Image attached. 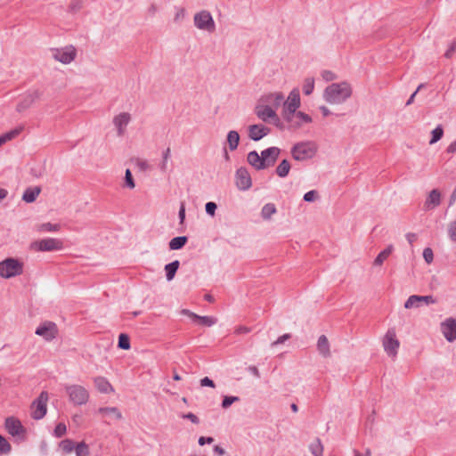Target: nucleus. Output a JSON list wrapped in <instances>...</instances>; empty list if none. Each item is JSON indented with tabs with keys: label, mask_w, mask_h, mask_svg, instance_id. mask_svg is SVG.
I'll return each mask as SVG.
<instances>
[{
	"label": "nucleus",
	"mask_w": 456,
	"mask_h": 456,
	"mask_svg": "<svg viewBox=\"0 0 456 456\" xmlns=\"http://www.w3.org/2000/svg\"><path fill=\"white\" fill-rule=\"evenodd\" d=\"M352 95L351 86L347 82L332 83L323 92V99L330 104L345 102Z\"/></svg>",
	"instance_id": "nucleus-1"
},
{
	"label": "nucleus",
	"mask_w": 456,
	"mask_h": 456,
	"mask_svg": "<svg viewBox=\"0 0 456 456\" xmlns=\"http://www.w3.org/2000/svg\"><path fill=\"white\" fill-rule=\"evenodd\" d=\"M318 151L316 143L305 141L295 143L290 150L292 158L297 161H305L313 159Z\"/></svg>",
	"instance_id": "nucleus-2"
},
{
	"label": "nucleus",
	"mask_w": 456,
	"mask_h": 456,
	"mask_svg": "<svg viewBox=\"0 0 456 456\" xmlns=\"http://www.w3.org/2000/svg\"><path fill=\"white\" fill-rule=\"evenodd\" d=\"M24 264L15 257H7L0 262V277L10 279L23 273Z\"/></svg>",
	"instance_id": "nucleus-3"
},
{
	"label": "nucleus",
	"mask_w": 456,
	"mask_h": 456,
	"mask_svg": "<svg viewBox=\"0 0 456 456\" xmlns=\"http://www.w3.org/2000/svg\"><path fill=\"white\" fill-rule=\"evenodd\" d=\"M4 428L8 434L15 438L16 442L20 443L27 440V429L16 417L6 418Z\"/></svg>",
	"instance_id": "nucleus-4"
},
{
	"label": "nucleus",
	"mask_w": 456,
	"mask_h": 456,
	"mask_svg": "<svg viewBox=\"0 0 456 456\" xmlns=\"http://www.w3.org/2000/svg\"><path fill=\"white\" fill-rule=\"evenodd\" d=\"M30 248L40 252L57 251L63 248V241L60 239L45 238L33 241Z\"/></svg>",
	"instance_id": "nucleus-5"
},
{
	"label": "nucleus",
	"mask_w": 456,
	"mask_h": 456,
	"mask_svg": "<svg viewBox=\"0 0 456 456\" xmlns=\"http://www.w3.org/2000/svg\"><path fill=\"white\" fill-rule=\"evenodd\" d=\"M48 393L42 391L31 404V417L36 420L43 419L47 412Z\"/></svg>",
	"instance_id": "nucleus-6"
},
{
	"label": "nucleus",
	"mask_w": 456,
	"mask_h": 456,
	"mask_svg": "<svg viewBox=\"0 0 456 456\" xmlns=\"http://www.w3.org/2000/svg\"><path fill=\"white\" fill-rule=\"evenodd\" d=\"M66 392L70 402L75 405L86 404L89 399L87 390L79 385H70L66 387Z\"/></svg>",
	"instance_id": "nucleus-7"
},
{
	"label": "nucleus",
	"mask_w": 456,
	"mask_h": 456,
	"mask_svg": "<svg viewBox=\"0 0 456 456\" xmlns=\"http://www.w3.org/2000/svg\"><path fill=\"white\" fill-rule=\"evenodd\" d=\"M194 25L199 29L206 30L208 32H214L216 30L215 20L208 11L203 10L194 15Z\"/></svg>",
	"instance_id": "nucleus-8"
},
{
	"label": "nucleus",
	"mask_w": 456,
	"mask_h": 456,
	"mask_svg": "<svg viewBox=\"0 0 456 456\" xmlns=\"http://www.w3.org/2000/svg\"><path fill=\"white\" fill-rule=\"evenodd\" d=\"M399 346L400 343L396 338L395 329H388L383 339L384 350L389 356L395 357L397 354Z\"/></svg>",
	"instance_id": "nucleus-9"
},
{
	"label": "nucleus",
	"mask_w": 456,
	"mask_h": 456,
	"mask_svg": "<svg viewBox=\"0 0 456 456\" xmlns=\"http://www.w3.org/2000/svg\"><path fill=\"white\" fill-rule=\"evenodd\" d=\"M235 183L240 191L248 190L252 186V179L247 167H240L236 170Z\"/></svg>",
	"instance_id": "nucleus-10"
},
{
	"label": "nucleus",
	"mask_w": 456,
	"mask_h": 456,
	"mask_svg": "<svg viewBox=\"0 0 456 456\" xmlns=\"http://www.w3.org/2000/svg\"><path fill=\"white\" fill-rule=\"evenodd\" d=\"M281 149L275 146L266 148L261 151L264 169L273 167L279 159Z\"/></svg>",
	"instance_id": "nucleus-11"
},
{
	"label": "nucleus",
	"mask_w": 456,
	"mask_h": 456,
	"mask_svg": "<svg viewBox=\"0 0 456 456\" xmlns=\"http://www.w3.org/2000/svg\"><path fill=\"white\" fill-rule=\"evenodd\" d=\"M35 333L43 337L45 340L51 341L57 336L58 329L54 322L47 321L40 324Z\"/></svg>",
	"instance_id": "nucleus-12"
},
{
	"label": "nucleus",
	"mask_w": 456,
	"mask_h": 456,
	"mask_svg": "<svg viewBox=\"0 0 456 456\" xmlns=\"http://www.w3.org/2000/svg\"><path fill=\"white\" fill-rule=\"evenodd\" d=\"M77 55V50L73 45H68L61 49H55L53 57L56 61L63 63L69 64Z\"/></svg>",
	"instance_id": "nucleus-13"
},
{
	"label": "nucleus",
	"mask_w": 456,
	"mask_h": 456,
	"mask_svg": "<svg viewBox=\"0 0 456 456\" xmlns=\"http://www.w3.org/2000/svg\"><path fill=\"white\" fill-rule=\"evenodd\" d=\"M436 298L433 296H419V295H411L408 297V299L404 303V308L411 309L413 307H419L421 304H435L436 303Z\"/></svg>",
	"instance_id": "nucleus-14"
},
{
	"label": "nucleus",
	"mask_w": 456,
	"mask_h": 456,
	"mask_svg": "<svg viewBox=\"0 0 456 456\" xmlns=\"http://www.w3.org/2000/svg\"><path fill=\"white\" fill-rule=\"evenodd\" d=\"M441 331L448 342H453L456 339V319L449 317L443 322L441 323Z\"/></svg>",
	"instance_id": "nucleus-15"
},
{
	"label": "nucleus",
	"mask_w": 456,
	"mask_h": 456,
	"mask_svg": "<svg viewBox=\"0 0 456 456\" xmlns=\"http://www.w3.org/2000/svg\"><path fill=\"white\" fill-rule=\"evenodd\" d=\"M271 133V128L262 124L250 125L248 127V136L250 140L258 142Z\"/></svg>",
	"instance_id": "nucleus-16"
},
{
	"label": "nucleus",
	"mask_w": 456,
	"mask_h": 456,
	"mask_svg": "<svg viewBox=\"0 0 456 456\" xmlns=\"http://www.w3.org/2000/svg\"><path fill=\"white\" fill-rule=\"evenodd\" d=\"M41 93L38 90L28 93L18 102L16 106V110L18 112H22L26 110L35 102L36 100L39 99Z\"/></svg>",
	"instance_id": "nucleus-17"
},
{
	"label": "nucleus",
	"mask_w": 456,
	"mask_h": 456,
	"mask_svg": "<svg viewBox=\"0 0 456 456\" xmlns=\"http://www.w3.org/2000/svg\"><path fill=\"white\" fill-rule=\"evenodd\" d=\"M255 113L259 119L265 123H270L277 115L275 110L268 104L256 106Z\"/></svg>",
	"instance_id": "nucleus-18"
},
{
	"label": "nucleus",
	"mask_w": 456,
	"mask_h": 456,
	"mask_svg": "<svg viewBox=\"0 0 456 456\" xmlns=\"http://www.w3.org/2000/svg\"><path fill=\"white\" fill-rule=\"evenodd\" d=\"M441 191L438 189H433L428 195L423 209L425 211L435 209L441 204Z\"/></svg>",
	"instance_id": "nucleus-19"
},
{
	"label": "nucleus",
	"mask_w": 456,
	"mask_h": 456,
	"mask_svg": "<svg viewBox=\"0 0 456 456\" xmlns=\"http://www.w3.org/2000/svg\"><path fill=\"white\" fill-rule=\"evenodd\" d=\"M300 92L298 88H293L289 93L288 99L284 101L283 106L289 108V110H297L300 107Z\"/></svg>",
	"instance_id": "nucleus-20"
},
{
	"label": "nucleus",
	"mask_w": 456,
	"mask_h": 456,
	"mask_svg": "<svg viewBox=\"0 0 456 456\" xmlns=\"http://www.w3.org/2000/svg\"><path fill=\"white\" fill-rule=\"evenodd\" d=\"M131 120V116L127 112H122L113 118V124L118 130V134L122 136L125 133V128Z\"/></svg>",
	"instance_id": "nucleus-21"
},
{
	"label": "nucleus",
	"mask_w": 456,
	"mask_h": 456,
	"mask_svg": "<svg viewBox=\"0 0 456 456\" xmlns=\"http://www.w3.org/2000/svg\"><path fill=\"white\" fill-rule=\"evenodd\" d=\"M282 118L283 119L289 123L287 126L288 130H297L301 127V122L294 121V118H296V110H289V108L283 106L282 110Z\"/></svg>",
	"instance_id": "nucleus-22"
},
{
	"label": "nucleus",
	"mask_w": 456,
	"mask_h": 456,
	"mask_svg": "<svg viewBox=\"0 0 456 456\" xmlns=\"http://www.w3.org/2000/svg\"><path fill=\"white\" fill-rule=\"evenodd\" d=\"M247 161L248 163L252 166L256 170H265L263 162H262V156L259 155L256 151H251L247 155Z\"/></svg>",
	"instance_id": "nucleus-23"
},
{
	"label": "nucleus",
	"mask_w": 456,
	"mask_h": 456,
	"mask_svg": "<svg viewBox=\"0 0 456 456\" xmlns=\"http://www.w3.org/2000/svg\"><path fill=\"white\" fill-rule=\"evenodd\" d=\"M94 385L99 392L108 394L113 391V387L109 380L102 376H98L94 379Z\"/></svg>",
	"instance_id": "nucleus-24"
},
{
	"label": "nucleus",
	"mask_w": 456,
	"mask_h": 456,
	"mask_svg": "<svg viewBox=\"0 0 456 456\" xmlns=\"http://www.w3.org/2000/svg\"><path fill=\"white\" fill-rule=\"evenodd\" d=\"M40 192V186L28 187L22 194V200L27 203H33L36 201Z\"/></svg>",
	"instance_id": "nucleus-25"
},
{
	"label": "nucleus",
	"mask_w": 456,
	"mask_h": 456,
	"mask_svg": "<svg viewBox=\"0 0 456 456\" xmlns=\"http://www.w3.org/2000/svg\"><path fill=\"white\" fill-rule=\"evenodd\" d=\"M263 100L268 104H272L274 108L280 107L284 102V95L282 93H274L265 95Z\"/></svg>",
	"instance_id": "nucleus-26"
},
{
	"label": "nucleus",
	"mask_w": 456,
	"mask_h": 456,
	"mask_svg": "<svg viewBox=\"0 0 456 456\" xmlns=\"http://www.w3.org/2000/svg\"><path fill=\"white\" fill-rule=\"evenodd\" d=\"M317 350L323 357L330 356V343L325 335L319 337L317 341Z\"/></svg>",
	"instance_id": "nucleus-27"
},
{
	"label": "nucleus",
	"mask_w": 456,
	"mask_h": 456,
	"mask_svg": "<svg viewBox=\"0 0 456 456\" xmlns=\"http://www.w3.org/2000/svg\"><path fill=\"white\" fill-rule=\"evenodd\" d=\"M240 134L235 130H231L228 132L226 136V141L228 143L229 150L231 151H233L237 150L239 144H240Z\"/></svg>",
	"instance_id": "nucleus-28"
},
{
	"label": "nucleus",
	"mask_w": 456,
	"mask_h": 456,
	"mask_svg": "<svg viewBox=\"0 0 456 456\" xmlns=\"http://www.w3.org/2000/svg\"><path fill=\"white\" fill-rule=\"evenodd\" d=\"M179 267L180 262L178 260H174L165 265L166 278L168 281L175 278Z\"/></svg>",
	"instance_id": "nucleus-29"
},
{
	"label": "nucleus",
	"mask_w": 456,
	"mask_h": 456,
	"mask_svg": "<svg viewBox=\"0 0 456 456\" xmlns=\"http://www.w3.org/2000/svg\"><path fill=\"white\" fill-rule=\"evenodd\" d=\"M188 242V237L177 236L170 240L168 242V247L170 250H179L182 249Z\"/></svg>",
	"instance_id": "nucleus-30"
},
{
	"label": "nucleus",
	"mask_w": 456,
	"mask_h": 456,
	"mask_svg": "<svg viewBox=\"0 0 456 456\" xmlns=\"http://www.w3.org/2000/svg\"><path fill=\"white\" fill-rule=\"evenodd\" d=\"M290 168H291V165H290L289 161L287 159H284L276 167L275 173L279 177L284 178V177L288 176V175L290 171Z\"/></svg>",
	"instance_id": "nucleus-31"
},
{
	"label": "nucleus",
	"mask_w": 456,
	"mask_h": 456,
	"mask_svg": "<svg viewBox=\"0 0 456 456\" xmlns=\"http://www.w3.org/2000/svg\"><path fill=\"white\" fill-rule=\"evenodd\" d=\"M22 127L21 126H19V127H15L3 134L0 135V147L4 144L6 142L8 141H11L12 139H14L16 136H18L21 131H22Z\"/></svg>",
	"instance_id": "nucleus-32"
},
{
	"label": "nucleus",
	"mask_w": 456,
	"mask_h": 456,
	"mask_svg": "<svg viewBox=\"0 0 456 456\" xmlns=\"http://www.w3.org/2000/svg\"><path fill=\"white\" fill-rule=\"evenodd\" d=\"M394 250L393 245H388L385 249L380 251L379 255L374 259L373 265H381L384 261L391 255V253Z\"/></svg>",
	"instance_id": "nucleus-33"
},
{
	"label": "nucleus",
	"mask_w": 456,
	"mask_h": 456,
	"mask_svg": "<svg viewBox=\"0 0 456 456\" xmlns=\"http://www.w3.org/2000/svg\"><path fill=\"white\" fill-rule=\"evenodd\" d=\"M277 212L276 207L273 203L265 204L261 210V216L265 220H268L273 214Z\"/></svg>",
	"instance_id": "nucleus-34"
},
{
	"label": "nucleus",
	"mask_w": 456,
	"mask_h": 456,
	"mask_svg": "<svg viewBox=\"0 0 456 456\" xmlns=\"http://www.w3.org/2000/svg\"><path fill=\"white\" fill-rule=\"evenodd\" d=\"M98 411L106 415H113L117 419H122V413L117 407H101Z\"/></svg>",
	"instance_id": "nucleus-35"
},
{
	"label": "nucleus",
	"mask_w": 456,
	"mask_h": 456,
	"mask_svg": "<svg viewBox=\"0 0 456 456\" xmlns=\"http://www.w3.org/2000/svg\"><path fill=\"white\" fill-rule=\"evenodd\" d=\"M118 347L123 350H128L131 347L130 337L126 333H120L118 339Z\"/></svg>",
	"instance_id": "nucleus-36"
},
{
	"label": "nucleus",
	"mask_w": 456,
	"mask_h": 456,
	"mask_svg": "<svg viewBox=\"0 0 456 456\" xmlns=\"http://www.w3.org/2000/svg\"><path fill=\"white\" fill-rule=\"evenodd\" d=\"M75 452H76L77 456H89L90 455L89 446L84 441L76 444Z\"/></svg>",
	"instance_id": "nucleus-37"
},
{
	"label": "nucleus",
	"mask_w": 456,
	"mask_h": 456,
	"mask_svg": "<svg viewBox=\"0 0 456 456\" xmlns=\"http://www.w3.org/2000/svg\"><path fill=\"white\" fill-rule=\"evenodd\" d=\"M59 446L64 453H69L75 450L76 443L69 438H66L60 442Z\"/></svg>",
	"instance_id": "nucleus-38"
},
{
	"label": "nucleus",
	"mask_w": 456,
	"mask_h": 456,
	"mask_svg": "<svg viewBox=\"0 0 456 456\" xmlns=\"http://www.w3.org/2000/svg\"><path fill=\"white\" fill-rule=\"evenodd\" d=\"M444 135V128L442 125H438L435 129L431 131V138L429 144H434L440 141Z\"/></svg>",
	"instance_id": "nucleus-39"
},
{
	"label": "nucleus",
	"mask_w": 456,
	"mask_h": 456,
	"mask_svg": "<svg viewBox=\"0 0 456 456\" xmlns=\"http://www.w3.org/2000/svg\"><path fill=\"white\" fill-rule=\"evenodd\" d=\"M195 322L202 326L210 327L214 325L217 320L212 316H201L198 314L197 317H195Z\"/></svg>",
	"instance_id": "nucleus-40"
},
{
	"label": "nucleus",
	"mask_w": 456,
	"mask_h": 456,
	"mask_svg": "<svg viewBox=\"0 0 456 456\" xmlns=\"http://www.w3.org/2000/svg\"><path fill=\"white\" fill-rule=\"evenodd\" d=\"M314 89V78L306 77L303 84V93L305 95H310Z\"/></svg>",
	"instance_id": "nucleus-41"
},
{
	"label": "nucleus",
	"mask_w": 456,
	"mask_h": 456,
	"mask_svg": "<svg viewBox=\"0 0 456 456\" xmlns=\"http://www.w3.org/2000/svg\"><path fill=\"white\" fill-rule=\"evenodd\" d=\"M12 451V445L7 439L0 434V455L9 454Z\"/></svg>",
	"instance_id": "nucleus-42"
},
{
	"label": "nucleus",
	"mask_w": 456,
	"mask_h": 456,
	"mask_svg": "<svg viewBox=\"0 0 456 456\" xmlns=\"http://www.w3.org/2000/svg\"><path fill=\"white\" fill-rule=\"evenodd\" d=\"M61 229L60 224L44 223L40 224L38 230L41 232H58Z\"/></svg>",
	"instance_id": "nucleus-43"
},
{
	"label": "nucleus",
	"mask_w": 456,
	"mask_h": 456,
	"mask_svg": "<svg viewBox=\"0 0 456 456\" xmlns=\"http://www.w3.org/2000/svg\"><path fill=\"white\" fill-rule=\"evenodd\" d=\"M240 399L239 396L234 395H224L222 400L221 406L224 409L229 408L233 403L239 402Z\"/></svg>",
	"instance_id": "nucleus-44"
},
{
	"label": "nucleus",
	"mask_w": 456,
	"mask_h": 456,
	"mask_svg": "<svg viewBox=\"0 0 456 456\" xmlns=\"http://www.w3.org/2000/svg\"><path fill=\"white\" fill-rule=\"evenodd\" d=\"M310 450L314 456H322L323 452V446L321 443L320 438L316 439V444L310 445Z\"/></svg>",
	"instance_id": "nucleus-45"
},
{
	"label": "nucleus",
	"mask_w": 456,
	"mask_h": 456,
	"mask_svg": "<svg viewBox=\"0 0 456 456\" xmlns=\"http://www.w3.org/2000/svg\"><path fill=\"white\" fill-rule=\"evenodd\" d=\"M125 186L129 189H134L135 187V183L132 175V172L129 168L126 169L125 173Z\"/></svg>",
	"instance_id": "nucleus-46"
},
{
	"label": "nucleus",
	"mask_w": 456,
	"mask_h": 456,
	"mask_svg": "<svg viewBox=\"0 0 456 456\" xmlns=\"http://www.w3.org/2000/svg\"><path fill=\"white\" fill-rule=\"evenodd\" d=\"M67 432V427L63 422H59L54 429H53V436L60 438L62 437Z\"/></svg>",
	"instance_id": "nucleus-47"
},
{
	"label": "nucleus",
	"mask_w": 456,
	"mask_h": 456,
	"mask_svg": "<svg viewBox=\"0 0 456 456\" xmlns=\"http://www.w3.org/2000/svg\"><path fill=\"white\" fill-rule=\"evenodd\" d=\"M296 118L298 119L296 122H301V125L303 123L308 124L313 121L312 117L303 111H297L296 110Z\"/></svg>",
	"instance_id": "nucleus-48"
},
{
	"label": "nucleus",
	"mask_w": 456,
	"mask_h": 456,
	"mask_svg": "<svg viewBox=\"0 0 456 456\" xmlns=\"http://www.w3.org/2000/svg\"><path fill=\"white\" fill-rule=\"evenodd\" d=\"M83 7L82 0H72L69 5V12L71 13H77Z\"/></svg>",
	"instance_id": "nucleus-49"
},
{
	"label": "nucleus",
	"mask_w": 456,
	"mask_h": 456,
	"mask_svg": "<svg viewBox=\"0 0 456 456\" xmlns=\"http://www.w3.org/2000/svg\"><path fill=\"white\" fill-rule=\"evenodd\" d=\"M318 191L315 190H312L305 193L303 200L306 202H314L318 199Z\"/></svg>",
	"instance_id": "nucleus-50"
},
{
	"label": "nucleus",
	"mask_w": 456,
	"mask_h": 456,
	"mask_svg": "<svg viewBox=\"0 0 456 456\" xmlns=\"http://www.w3.org/2000/svg\"><path fill=\"white\" fill-rule=\"evenodd\" d=\"M217 209V205L214 201H208L205 205V210L208 215L210 216H214L216 215V211Z\"/></svg>",
	"instance_id": "nucleus-51"
},
{
	"label": "nucleus",
	"mask_w": 456,
	"mask_h": 456,
	"mask_svg": "<svg viewBox=\"0 0 456 456\" xmlns=\"http://www.w3.org/2000/svg\"><path fill=\"white\" fill-rule=\"evenodd\" d=\"M423 258L426 261L427 264H431L434 260V253L432 248H426L423 250Z\"/></svg>",
	"instance_id": "nucleus-52"
},
{
	"label": "nucleus",
	"mask_w": 456,
	"mask_h": 456,
	"mask_svg": "<svg viewBox=\"0 0 456 456\" xmlns=\"http://www.w3.org/2000/svg\"><path fill=\"white\" fill-rule=\"evenodd\" d=\"M448 234L450 239L456 242V220L452 221L448 225Z\"/></svg>",
	"instance_id": "nucleus-53"
},
{
	"label": "nucleus",
	"mask_w": 456,
	"mask_h": 456,
	"mask_svg": "<svg viewBox=\"0 0 456 456\" xmlns=\"http://www.w3.org/2000/svg\"><path fill=\"white\" fill-rule=\"evenodd\" d=\"M181 417L183 419H184L191 420L193 424H199L200 423V419L194 413H192V412L183 413V414H182Z\"/></svg>",
	"instance_id": "nucleus-54"
},
{
	"label": "nucleus",
	"mask_w": 456,
	"mask_h": 456,
	"mask_svg": "<svg viewBox=\"0 0 456 456\" xmlns=\"http://www.w3.org/2000/svg\"><path fill=\"white\" fill-rule=\"evenodd\" d=\"M270 123L274 125L281 131L287 129V126L284 125L283 122L281 121V118H279L278 115H276V118H273V119L271 120Z\"/></svg>",
	"instance_id": "nucleus-55"
},
{
	"label": "nucleus",
	"mask_w": 456,
	"mask_h": 456,
	"mask_svg": "<svg viewBox=\"0 0 456 456\" xmlns=\"http://www.w3.org/2000/svg\"><path fill=\"white\" fill-rule=\"evenodd\" d=\"M322 77L327 82L335 80L337 78L336 74L330 70H323L322 73Z\"/></svg>",
	"instance_id": "nucleus-56"
},
{
	"label": "nucleus",
	"mask_w": 456,
	"mask_h": 456,
	"mask_svg": "<svg viewBox=\"0 0 456 456\" xmlns=\"http://www.w3.org/2000/svg\"><path fill=\"white\" fill-rule=\"evenodd\" d=\"M291 338V335L289 333L283 334L282 336H280L277 340L272 343V346H276L278 345L283 344L286 340H289Z\"/></svg>",
	"instance_id": "nucleus-57"
},
{
	"label": "nucleus",
	"mask_w": 456,
	"mask_h": 456,
	"mask_svg": "<svg viewBox=\"0 0 456 456\" xmlns=\"http://www.w3.org/2000/svg\"><path fill=\"white\" fill-rule=\"evenodd\" d=\"M200 386L201 387H216L215 382L209 379L208 377H204L200 379Z\"/></svg>",
	"instance_id": "nucleus-58"
},
{
	"label": "nucleus",
	"mask_w": 456,
	"mask_h": 456,
	"mask_svg": "<svg viewBox=\"0 0 456 456\" xmlns=\"http://www.w3.org/2000/svg\"><path fill=\"white\" fill-rule=\"evenodd\" d=\"M178 217L180 224H183L185 220V204L184 202H182L180 205L179 212H178Z\"/></svg>",
	"instance_id": "nucleus-59"
},
{
	"label": "nucleus",
	"mask_w": 456,
	"mask_h": 456,
	"mask_svg": "<svg viewBox=\"0 0 456 456\" xmlns=\"http://www.w3.org/2000/svg\"><path fill=\"white\" fill-rule=\"evenodd\" d=\"M423 87H425V84H420L419 85V86L417 87V89L411 94V95L410 96V98L408 99V101L406 102V105H411L413 102H414V98L416 96V94H418V92L422 89Z\"/></svg>",
	"instance_id": "nucleus-60"
},
{
	"label": "nucleus",
	"mask_w": 456,
	"mask_h": 456,
	"mask_svg": "<svg viewBox=\"0 0 456 456\" xmlns=\"http://www.w3.org/2000/svg\"><path fill=\"white\" fill-rule=\"evenodd\" d=\"M213 442H214V438H213V437H211V436H200V437L199 438V441H198V443H199V444H200V446H203V445H205V444H212Z\"/></svg>",
	"instance_id": "nucleus-61"
},
{
	"label": "nucleus",
	"mask_w": 456,
	"mask_h": 456,
	"mask_svg": "<svg viewBox=\"0 0 456 456\" xmlns=\"http://www.w3.org/2000/svg\"><path fill=\"white\" fill-rule=\"evenodd\" d=\"M181 314H183V315H186L188 317H190L193 322H195V317H197V314L191 312V310L189 309H183L181 311Z\"/></svg>",
	"instance_id": "nucleus-62"
},
{
	"label": "nucleus",
	"mask_w": 456,
	"mask_h": 456,
	"mask_svg": "<svg viewBox=\"0 0 456 456\" xmlns=\"http://www.w3.org/2000/svg\"><path fill=\"white\" fill-rule=\"evenodd\" d=\"M408 242L410 245H412L413 242L417 240V234L416 233H413V232H408L406 233L405 235Z\"/></svg>",
	"instance_id": "nucleus-63"
},
{
	"label": "nucleus",
	"mask_w": 456,
	"mask_h": 456,
	"mask_svg": "<svg viewBox=\"0 0 456 456\" xmlns=\"http://www.w3.org/2000/svg\"><path fill=\"white\" fill-rule=\"evenodd\" d=\"M446 151L448 153H455L456 152V140L450 143L447 147Z\"/></svg>",
	"instance_id": "nucleus-64"
}]
</instances>
